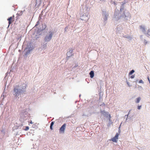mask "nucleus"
Here are the masks:
<instances>
[{
	"mask_svg": "<svg viewBox=\"0 0 150 150\" xmlns=\"http://www.w3.org/2000/svg\"><path fill=\"white\" fill-rule=\"evenodd\" d=\"M53 33L51 32L49 33L48 35H47L45 38V42H48L50 41L52 38Z\"/></svg>",
	"mask_w": 150,
	"mask_h": 150,
	"instance_id": "nucleus-1",
	"label": "nucleus"
},
{
	"mask_svg": "<svg viewBox=\"0 0 150 150\" xmlns=\"http://www.w3.org/2000/svg\"><path fill=\"white\" fill-rule=\"evenodd\" d=\"M66 124L65 123L59 129L60 133H64L66 128Z\"/></svg>",
	"mask_w": 150,
	"mask_h": 150,
	"instance_id": "nucleus-2",
	"label": "nucleus"
},
{
	"mask_svg": "<svg viewBox=\"0 0 150 150\" xmlns=\"http://www.w3.org/2000/svg\"><path fill=\"white\" fill-rule=\"evenodd\" d=\"M119 135V134L118 133H116L115 136L112 138L110 140L112 141L113 142H117L118 139Z\"/></svg>",
	"mask_w": 150,
	"mask_h": 150,
	"instance_id": "nucleus-3",
	"label": "nucleus"
},
{
	"mask_svg": "<svg viewBox=\"0 0 150 150\" xmlns=\"http://www.w3.org/2000/svg\"><path fill=\"white\" fill-rule=\"evenodd\" d=\"M14 16L13 15V16H11L7 20L8 21V23L10 25L12 23H13L14 21Z\"/></svg>",
	"mask_w": 150,
	"mask_h": 150,
	"instance_id": "nucleus-4",
	"label": "nucleus"
},
{
	"mask_svg": "<svg viewBox=\"0 0 150 150\" xmlns=\"http://www.w3.org/2000/svg\"><path fill=\"white\" fill-rule=\"evenodd\" d=\"M73 50L71 49L69 50V51L67 52V54L68 57H70L71 56L72 54Z\"/></svg>",
	"mask_w": 150,
	"mask_h": 150,
	"instance_id": "nucleus-5",
	"label": "nucleus"
},
{
	"mask_svg": "<svg viewBox=\"0 0 150 150\" xmlns=\"http://www.w3.org/2000/svg\"><path fill=\"white\" fill-rule=\"evenodd\" d=\"M14 91L15 92L14 95L16 96H17L20 93V91H19L18 88H17L16 87L14 89Z\"/></svg>",
	"mask_w": 150,
	"mask_h": 150,
	"instance_id": "nucleus-6",
	"label": "nucleus"
},
{
	"mask_svg": "<svg viewBox=\"0 0 150 150\" xmlns=\"http://www.w3.org/2000/svg\"><path fill=\"white\" fill-rule=\"evenodd\" d=\"M105 116L107 117H109V120L110 121L111 115L110 114H109L108 112H105Z\"/></svg>",
	"mask_w": 150,
	"mask_h": 150,
	"instance_id": "nucleus-7",
	"label": "nucleus"
},
{
	"mask_svg": "<svg viewBox=\"0 0 150 150\" xmlns=\"http://www.w3.org/2000/svg\"><path fill=\"white\" fill-rule=\"evenodd\" d=\"M89 74L91 78H92L94 77V73L93 71H91Z\"/></svg>",
	"mask_w": 150,
	"mask_h": 150,
	"instance_id": "nucleus-8",
	"label": "nucleus"
},
{
	"mask_svg": "<svg viewBox=\"0 0 150 150\" xmlns=\"http://www.w3.org/2000/svg\"><path fill=\"white\" fill-rule=\"evenodd\" d=\"M54 123V122L53 121V122H52L51 123L50 128V129L51 130L53 129L52 126L53 125Z\"/></svg>",
	"mask_w": 150,
	"mask_h": 150,
	"instance_id": "nucleus-9",
	"label": "nucleus"
},
{
	"mask_svg": "<svg viewBox=\"0 0 150 150\" xmlns=\"http://www.w3.org/2000/svg\"><path fill=\"white\" fill-rule=\"evenodd\" d=\"M140 100H141V98L140 97H139L138 98H137L136 99V103H138L139 102Z\"/></svg>",
	"mask_w": 150,
	"mask_h": 150,
	"instance_id": "nucleus-10",
	"label": "nucleus"
},
{
	"mask_svg": "<svg viewBox=\"0 0 150 150\" xmlns=\"http://www.w3.org/2000/svg\"><path fill=\"white\" fill-rule=\"evenodd\" d=\"M140 28L142 29V31H145V28H144V27L142 26H140Z\"/></svg>",
	"mask_w": 150,
	"mask_h": 150,
	"instance_id": "nucleus-11",
	"label": "nucleus"
},
{
	"mask_svg": "<svg viewBox=\"0 0 150 150\" xmlns=\"http://www.w3.org/2000/svg\"><path fill=\"white\" fill-rule=\"evenodd\" d=\"M134 72V70H132L129 73V75L132 74Z\"/></svg>",
	"mask_w": 150,
	"mask_h": 150,
	"instance_id": "nucleus-12",
	"label": "nucleus"
},
{
	"mask_svg": "<svg viewBox=\"0 0 150 150\" xmlns=\"http://www.w3.org/2000/svg\"><path fill=\"white\" fill-rule=\"evenodd\" d=\"M29 129V127L28 126H26L25 128L24 129L25 131H27Z\"/></svg>",
	"mask_w": 150,
	"mask_h": 150,
	"instance_id": "nucleus-13",
	"label": "nucleus"
},
{
	"mask_svg": "<svg viewBox=\"0 0 150 150\" xmlns=\"http://www.w3.org/2000/svg\"><path fill=\"white\" fill-rule=\"evenodd\" d=\"M141 108V105L138 106L137 107V109L138 110H140Z\"/></svg>",
	"mask_w": 150,
	"mask_h": 150,
	"instance_id": "nucleus-14",
	"label": "nucleus"
},
{
	"mask_svg": "<svg viewBox=\"0 0 150 150\" xmlns=\"http://www.w3.org/2000/svg\"><path fill=\"white\" fill-rule=\"evenodd\" d=\"M139 83H144L143 81L142 80H139Z\"/></svg>",
	"mask_w": 150,
	"mask_h": 150,
	"instance_id": "nucleus-15",
	"label": "nucleus"
},
{
	"mask_svg": "<svg viewBox=\"0 0 150 150\" xmlns=\"http://www.w3.org/2000/svg\"><path fill=\"white\" fill-rule=\"evenodd\" d=\"M135 77V76L134 75H132V76H131V78L132 79H133Z\"/></svg>",
	"mask_w": 150,
	"mask_h": 150,
	"instance_id": "nucleus-16",
	"label": "nucleus"
},
{
	"mask_svg": "<svg viewBox=\"0 0 150 150\" xmlns=\"http://www.w3.org/2000/svg\"><path fill=\"white\" fill-rule=\"evenodd\" d=\"M147 79H148V80L149 81V83H150V79H149V76L147 77Z\"/></svg>",
	"mask_w": 150,
	"mask_h": 150,
	"instance_id": "nucleus-17",
	"label": "nucleus"
},
{
	"mask_svg": "<svg viewBox=\"0 0 150 150\" xmlns=\"http://www.w3.org/2000/svg\"><path fill=\"white\" fill-rule=\"evenodd\" d=\"M30 123L31 124H33V123L32 122V121L31 120L30 122Z\"/></svg>",
	"mask_w": 150,
	"mask_h": 150,
	"instance_id": "nucleus-18",
	"label": "nucleus"
},
{
	"mask_svg": "<svg viewBox=\"0 0 150 150\" xmlns=\"http://www.w3.org/2000/svg\"><path fill=\"white\" fill-rule=\"evenodd\" d=\"M127 84L129 86V87H130V86L129 85V82H127Z\"/></svg>",
	"mask_w": 150,
	"mask_h": 150,
	"instance_id": "nucleus-19",
	"label": "nucleus"
},
{
	"mask_svg": "<svg viewBox=\"0 0 150 150\" xmlns=\"http://www.w3.org/2000/svg\"><path fill=\"white\" fill-rule=\"evenodd\" d=\"M36 4H35V6H36V5H37V0L36 1Z\"/></svg>",
	"mask_w": 150,
	"mask_h": 150,
	"instance_id": "nucleus-20",
	"label": "nucleus"
},
{
	"mask_svg": "<svg viewBox=\"0 0 150 150\" xmlns=\"http://www.w3.org/2000/svg\"><path fill=\"white\" fill-rule=\"evenodd\" d=\"M40 3L38 5V6H40Z\"/></svg>",
	"mask_w": 150,
	"mask_h": 150,
	"instance_id": "nucleus-21",
	"label": "nucleus"
}]
</instances>
